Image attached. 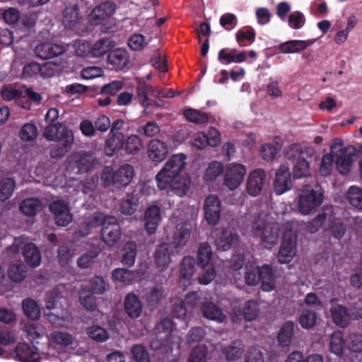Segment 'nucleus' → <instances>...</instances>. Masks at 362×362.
I'll list each match as a JSON object with an SVG mask.
<instances>
[{
	"label": "nucleus",
	"mask_w": 362,
	"mask_h": 362,
	"mask_svg": "<svg viewBox=\"0 0 362 362\" xmlns=\"http://www.w3.org/2000/svg\"><path fill=\"white\" fill-rule=\"evenodd\" d=\"M95 164L96 160L91 153L78 151L72 153L68 158L66 163V174L62 177H55L53 180L47 175V171L42 165L37 166L33 171L26 167L21 173L23 174V180L25 182L33 180L37 182H42L45 185L54 188H67L70 194L78 192L81 189L83 193L90 194L92 197L97 186V179H92L91 181L81 185L75 176L88 172L93 168Z\"/></svg>",
	"instance_id": "nucleus-1"
},
{
	"label": "nucleus",
	"mask_w": 362,
	"mask_h": 362,
	"mask_svg": "<svg viewBox=\"0 0 362 362\" xmlns=\"http://www.w3.org/2000/svg\"><path fill=\"white\" fill-rule=\"evenodd\" d=\"M187 156L184 153L173 155L156 176L157 187L160 190L170 187L179 197L186 195L191 186V178L185 173Z\"/></svg>",
	"instance_id": "nucleus-2"
},
{
	"label": "nucleus",
	"mask_w": 362,
	"mask_h": 362,
	"mask_svg": "<svg viewBox=\"0 0 362 362\" xmlns=\"http://www.w3.org/2000/svg\"><path fill=\"white\" fill-rule=\"evenodd\" d=\"M291 206L285 203H280L276 206V211L274 212L276 218L272 213L262 211L247 226L250 230L246 233L254 237L260 238L265 247H270L276 244L281 230L279 221L285 215Z\"/></svg>",
	"instance_id": "nucleus-3"
},
{
	"label": "nucleus",
	"mask_w": 362,
	"mask_h": 362,
	"mask_svg": "<svg viewBox=\"0 0 362 362\" xmlns=\"http://www.w3.org/2000/svg\"><path fill=\"white\" fill-rule=\"evenodd\" d=\"M334 160L337 170L342 175L348 174L353 164V155L348 152L346 146L340 139L333 141L330 153L325 154L321 160L319 171L322 176L329 175L334 168Z\"/></svg>",
	"instance_id": "nucleus-4"
},
{
	"label": "nucleus",
	"mask_w": 362,
	"mask_h": 362,
	"mask_svg": "<svg viewBox=\"0 0 362 362\" xmlns=\"http://www.w3.org/2000/svg\"><path fill=\"white\" fill-rule=\"evenodd\" d=\"M84 223L86 228L81 229L80 232L82 235H88L91 228L103 226L102 238L107 245H113L120 238V226L113 216H106L102 213H95L92 216L86 217Z\"/></svg>",
	"instance_id": "nucleus-5"
},
{
	"label": "nucleus",
	"mask_w": 362,
	"mask_h": 362,
	"mask_svg": "<svg viewBox=\"0 0 362 362\" xmlns=\"http://www.w3.org/2000/svg\"><path fill=\"white\" fill-rule=\"evenodd\" d=\"M43 136L49 141L60 142L51 149L52 158L64 156L71 148L74 141L73 132L62 123L49 124L45 128Z\"/></svg>",
	"instance_id": "nucleus-6"
},
{
	"label": "nucleus",
	"mask_w": 362,
	"mask_h": 362,
	"mask_svg": "<svg viewBox=\"0 0 362 362\" xmlns=\"http://www.w3.org/2000/svg\"><path fill=\"white\" fill-rule=\"evenodd\" d=\"M191 228L187 224L177 227V233L173 237H167L170 246L161 244L156 250L155 261L160 271H163L170 263L169 247L177 248L185 245L189 239Z\"/></svg>",
	"instance_id": "nucleus-7"
},
{
	"label": "nucleus",
	"mask_w": 362,
	"mask_h": 362,
	"mask_svg": "<svg viewBox=\"0 0 362 362\" xmlns=\"http://www.w3.org/2000/svg\"><path fill=\"white\" fill-rule=\"evenodd\" d=\"M324 199L322 187L316 182L303 186L298 197V211L303 215H308L320 206Z\"/></svg>",
	"instance_id": "nucleus-8"
},
{
	"label": "nucleus",
	"mask_w": 362,
	"mask_h": 362,
	"mask_svg": "<svg viewBox=\"0 0 362 362\" xmlns=\"http://www.w3.org/2000/svg\"><path fill=\"white\" fill-rule=\"evenodd\" d=\"M325 226L329 229L337 240H339L345 233V228L340 221L334 217L332 206H326L322 214L315 217L308 226V231L314 233Z\"/></svg>",
	"instance_id": "nucleus-9"
},
{
	"label": "nucleus",
	"mask_w": 362,
	"mask_h": 362,
	"mask_svg": "<svg viewBox=\"0 0 362 362\" xmlns=\"http://www.w3.org/2000/svg\"><path fill=\"white\" fill-rule=\"evenodd\" d=\"M134 175V168L129 164L122 165L116 170L111 166H107L102 171L101 182L105 187H126Z\"/></svg>",
	"instance_id": "nucleus-10"
},
{
	"label": "nucleus",
	"mask_w": 362,
	"mask_h": 362,
	"mask_svg": "<svg viewBox=\"0 0 362 362\" xmlns=\"http://www.w3.org/2000/svg\"><path fill=\"white\" fill-rule=\"evenodd\" d=\"M262 280V288L264 291H271L275 287V280L273 269L269 265L261 268L250 264L245 268V281L247 285H256Z\"/></svg>",
	"instance_id": "nucleus-11"
},
{
	"label": "nucleus",
	"mask_w": 362,
	"mask_h": 362,
	"mask_svg": "<svg viewBox=\"0 0 362 362\" xmlns=\"http://www.w3.org/2000/svg\"><path fill=\"white\" fill-rule=\"evenodd\" d=\"M90 288L82 286L79 293L81 305L88 310H94L96 308L95 293L101 294L109 288V284L102 277L95 276L90 281Z\"/></svg>",
	"instance_id": "nucleus-12"
},
{
	"label": "nucleus",
	"mask_w": 362,
	"mask_h": 362,
	"mask_svg": "<svg viewBox=\"0 0 362 362\" xmlns=\"http://www.w3.org/2000/svg\"><path fill=\"white\" fill-rule=\"evenodd\" d=\"M175 329L174 323L170 318H165L161 320L156 327L157 334L156 338L151 340L150 346L152 349H160L165 346L173 349V338L174 335L173 332Z\"/></svg>",
	"instance_id": "nucleus-13"
},
{
	"label": "nucleus",
	"mask_w": 362,
	"mask_h": 362,
	"mask_svg": "<svg viewBox=\"0 0 362 362\" xmlns=\"http://www.w3.org/2000/svg\"><path fill=\"white\" fill-rule=\"evenodd\" d=\"M62 297L58 291H53L47 293L45 298V307L47 310H54V312L49 311L46 313L47 320L55 327H66L70 322V316L66 310L62 311V316L59 315L58 310H56L59 300Z\"/></svg>",
	"instance_id": "nucleus-14"
},
{
	"label": "nucleus",
	"mask_w": 362,
	"mask_h": 362,
	"mask_svg": "<svg viewBox=\"0 0 362 362\" xmlns=\"http://www.w3.org/2000/svg\"><path fill=\"white\" fill-rule=\"evenodd\" d=\"M117 6L112 1H105L95 6L89 15L88 21L91 25H101L104 30L109 28L111 17L115 14Z\"/></svg>",
	"instance_id": "nucleus-15"
},
{
	"label": "nucleus",
	"mask_w": 362,
	"mask_h": 362,
	"mask_svg": "<svg viewBox=\"0 0 362 362\" xmlns=\"http://www.w3.org/2000/svg\"><path fill=\"white\" fill-rule=\"evenodd\" d=\"M20 249L23 250L25 260L30 267H37L40 264L41 255L35 244L25 243V238L21 237L15 239L13 245L8 251L18 252Z\"/></svg>",
	"instance_id": "nucleus-16"
},
{
	"label": "nucleus",
	"mask_w": 362,
	"mask_h": 362,
	"mask_svg": "<svg viewBox=\"0 0 362 362\" xmlns=\"http://www.w3.org/2000/svg\"><path fill=\"white\" fill-rule=\"evenodd\" d=\"M199 296L197 292L189 293L186 295L184 300L179 303H175L173 306V314L182 321V327L187 326V321L184 319L187 315L199 311Z\"/></svg>",
	"instance_id": "nucleus-17"
},
{
	"label": "nucleus",
	"mask_w": 362,
	"mask_h": 362,
	"mask_svg": "<svg viewBox=\"0 0 362 362\" xmlns=\"http://www.w3.org/2000/svg\"><path fill=\"white\" fill-rule=\"evenodd\" d=\"M212 258V251L211 246L204 243L199 245L197 252L198 264L201 267L209 266L205 273L199 276V283L201 284H209L215 277V272L213 265L210 264Z\"/></svg>",
	"instance_id": "nucleus-18"
},
{
	"label": "nucleus",
	"mask_w": 362,
	"mask_h": 362,
	"mask_svg": "<svg viewBox=\"0 0 362 362\" xmlns=\"http://www.w3.org/2000/svg\"><path fill=\"white\" fill-rule=\"evenodd\" d=\"M246 167L238 163H231L226 166L224 173V185L230 190H235L243 182Z\"/></svg>",
	"instance_id": "nucleus-19"
},
{
	"label": "nucleus",
	"mask_w": 362,
	"mask_h": 362,
	"mask_svg": "<svg viewBox=\"0 0 362 362\" xmlns=\"http://www.w3.org/2000/svg\"><path fill=\"white\" fill-rule=\"evenodd\" d=\"M296 236L291 230L283 234V240L279 250L278 260L281 264L288 263L296 253Z\"/></svg>",
	"instance_id": "nucleus-20"
},
{
	"label": "nucleus",
	"mask_w": 362,
	"mask_h": 362,
	"mask_svg": "<svg viewBox=\"0 0 362 362\" xmlns=\"http://www.w3.org/2000/svg\"><path fill=\"white\" fill-rule=\"evenodd\" d=\"M291 152L287 153L289 159L292 157L298 156L293 168L294 176L297 178L306 177L310 175V165L308 162L302 156L303 151L298 144H293L289 146Z\"/></svg>",
	"instance_id": "nucleus-21"
},
{
	"label": "nucleus",
	"mask_w": 362,
	"mask_h": 362,
	"mask_svg": "<svg viewBox=\"0 0 362 362\" xmlns=\"http://www.w3.org/2000/svg\"><path fill=\"white\" fill-rule=\"evenodd\" d=\"M291 187L292 180L289 167L286 164H282L276 173L274 182V191L280 195L289 190Z\"/></svg>",
	"instance_id": "nucleus-22"
},
{
	"label": "nucleus",
	"mask_w": 362,
	"mask_h": 362,
	"mask_svg": "<svg viewBox=\"0 0 362 362\" xmlns=\"http://www.w3.org/2000/svg\"><path fill=\"white\" fill-rule=\"evenodd\" d=\"M204 217L209 224H217L220 218L221 202L216 195H209L204 206Z\"/></svg>",
	"instance_id": "nucleus-23"
},
{
	"label": "nucleus",
	"mask_w": 362,
	"mask_h": 362,
	"mask_svg": "<svg viewBox=\"0 0 362 362\" xmlns=\"http://www.w3.org/2000/svg\"><path fill=\"white\" fill-rule=\"evenodd\" d=\"M266 173L262 169L251 171L247 179L246 190L252 197L257 196L264 185Z\"/></svg>",
	"instance_id": "nucleus-24"
},
{
	"label": "nucleus",
	"mask_w": 362,
	"mask_h": 362,
	"mask_svg": "<svg viewBox=\"0 0 362 362\" xmlns=\"http://www.w3.org/2000/svg\"><path fill=\"white\" fill-rule=\"evenodd\" d=\"M49 209L54 215L58 226H66L71 221L72 216L67 202L62 200L55 201L49 205Z\"/></svg>",
	"instance_id": "nucleus-25"
},
{
	"label": "nucleus",
	"mask_w": 362,
	"mask_h": 362,
	"mask_svg": "<svg viewBox=\"0 0 362 362\" xmlns=\"http://www.w3.org/2000/svg\"><path fill=\"white\" fill-rule=\"evenodd\" d=\"M162 220L160 207L156 204H150L144 211V227L148 234L154 233Z\"/></svg>",
	"instance_id": "nucleus-26"
},
{
	"label": "nucleus",
	"mask_w": 362,
	"mask_h": 362,
	"mask_svg": "<svg viewBox=\"0 0 362 362\" xmlns=\"http://www.w3.org/2000/svg\"><path fill=\"white\" fill-rule=\"evenodd\" d=\"M358 23V19L357 16L354 14H351L346 18L344 27L341 25L336 24V33L334 36V42L335 44L337 45L344 44L349 38V33L356 27Z\"/></svg>",
	"instance_id": "nucleus-27"
},
{
	"label": "nucleus",
	"mask_w": 362,
	"mask_h": 362,
	"mask_svg": "<svg viewBox=\"0 0 362 362\" xmlns=\"http://www.w3.org/2000/svg\"><path fill=\"white\" fill-rule=\"evenodd\" d=\"M16 356L21 362H39L41 354L33 344L21 343L16 348Z\"/></svg>",
	"instance_id": "nucleus-28"
},
{
	"label": "nucleus",
	"mask_w": 362,
	"mask_h": 362,
	"mask_svg": "<svg viewBox=\"0 0 362 362\" xmlns=\"http://www.w3.org/2000/svg\"><path fill=\"white\" fill-rule=\"evenodd\" d=\"M168 154L167 144L158 139H153L148 146V156L151 161L158 163L165 160Z\"/></svg>",
	"instance_id": "nucleus-29"
},
{
	"label": "nucleus",
	"mask_w": 362,
	"mask_h": 362,
	"mask_svg": "<svg viewBox=\"0 0 362 362\" xmlns=\"http://www.w3.org/2000/svg\"><path fill=\"white\" fill-rule=\"evenodd\" d=\"M66 48L64 45L52 42H43L35 47L36 55L41 59H49L64 53Z\"/></svg>",
	"instance_id": "nucleus-30"
},
{
	"label": "nucleus",
	"mask_w": 362,
	"mask_h": 362,
	"mask_svg": "<svg viewBox=\"0 0 362 362\" xmlns=\"http://www.w3.org/2000/svg\"><path fill=\"white\" fill-rule=\"evenodd\" d=\"M195 261L193 257H185L180 266V286L185 289L192 284V278L194 273Z\"/></svg>",
	"instance_id": "nucleus-31"
},
{
	"label": "nucleus",
	"mask_w": 362,
	"mask_h": 362,
	"mask_svg": "<svg viewBox=\"0 0 362 362\" xmlns=\"http://www.w3.org/2000/svg\"><path fill=\"white\" fill-rule=\"evenodd\" d=\"M218 59L223 64L242 63L247 59V52H240L234 48H223L219 51Z\"/></svg>",
	"instance_id": "nucleus-32"
},
{
	"label": "nucleus",
	"mask_w": 362,
	"mask_h": 362,
	"mask_svg": "<svg viewBox=\"0 0 362 362\" xmlns=\"http://www.w3.org/2000/svg\"><path fill=\"white\" fill-rule=\"evenodd\" d=\"M238 240L236 234L233 233L230 230H225L221 232H217L215 234V244L217 249L222 251H226L235 245Z\"/></svg>",
	"instance_id": "nucleus-33"
},
{
	"label": "nucleus",
	"mask_w": 362,
	"mask_h": 362,
	"mask_svg": "<svg viewBox=\"0 0 362 362\" xmlns=\"http://www.w3.org/2000/svg\"><path fill=\"white\" fill-rule=\"evenodd\" d=\"M315 40H293L283 42L279 45V50L284 54L299 53L313 45Z\"/></svg>",
	"instance_id": "nucleus-34"
},
{
	"label": "nucleus",
	"mask_w": 362,
	"mask_h": 362,
	"mask_svg": "<svg viewBox=\"0 0 362 362\" xmlns=\"http://www.w3.org/2000/svg\"><path fill=\"white\" fill-rule=\"evenodd\" d=\"M81 18L78 14V8L76 3L71 6H66L62 17V23L66 28L75 30L80 23Z\"/></svg>",
	"instance_id": "nucleus-35"
},
{
	"label": "nucleus",
	"mask_w": 362,
	"mask_h": 362,
	"mask_svg": "<svg viewBox=\"0 0 362 362\" xmlns=\"http://www.w3.org/2000/svg\"><path fill=\"white\" fill-rule=\"evenodd\" d=\"M124 309L131 318H138L142 312V304L138 296L128 293L124 298Z\"/></svg>",
	"instance_id": "nucleus-36"
},
{
	"label": "nucleus",
	"mask_w": 362,
	"mask_h": 362,
	"mask_svg": "<svg viewBox=\"0 0 362 362\" xmlns=\"http://www.w3.org/2000/svg\"><path fill=\"white\" fill-rule=\"evenodd\" d=\"M330 312L333 322L337 325L341 327H346L349 325L350 313L344 306L333 303Z\"/></svg>",
	"instance_id": "nucleus-37"
},
{
	"label": "nucleus",
	"mask_w": 362,
	"mask_h": 362,
	"mask_svg": "<svg viewBox=\"0 0 362 362\" xmlns=\"http://www.w3.org/2000/svg\"><path fill=\"white\" fill-rule=\"evenodd\" d=\"M108 64L115 70H122L129 63L127 52L123 49H117L111 52L108 55Z\"/></svg>",
	"instance_id": "nucleus-38"
},
{
	"label": "nucleus",
	"mask_w": 362,
	"mask_h": 362,
	"mask_svg": "<svg viewBox=\"0 0 362 362\" xmlns=\"http://www.w3.org/2000/svg\"><path fill=\"white\" fill-rule=\"evenodd\" d=\"M283 145L282 139L276 137L272 143L263 144L259 150L260 156L266 161H272L276 157Z\"/></svg>",
	"instance_id": "nucleus-39"
},
{
	"label": "nucleus",
	"mask_w": 362,
	"mask_h": 362,
	"mask_svg": "<svg viewBox=\"0 0 362 362\" xmlns=\"http://www.w3.org/2000/svg\"><path fill=\"white\" fill-rule=\"evenodd\" d=\"M124 139L123 134H110L105 146V154L110 157L117 153L121 149H124Z\"/></svg>",
	"instance_id": "nucleus-40"
},
{
	"label": "nucleus",
	"mask_w": 362,
	"mask_h": 362,
	"mask_svg": "<svg viewBox=\"0 0 362 362\" xmlns=\"http://www.w3.org/2000/svg\"><path fill=\"white\" fill-rule=\"evenodd\" d=\"M24 86L20 84L4 85L1 90V95L4 100H22Z\"/></svg>",
	"instance_id": "nucleus-41"
},
{
	"label": "nucleus",
	"mask_w": 362,
	"mask_h": 362,
	"mask_svg": "<svg viewBox=\"0 0 362 362\" xmlns=\"http://www.w3.org/2000/svg\"><path fill=\"white\" fill-rule=\"evenodd\" d=\"M201 310L204 317L218 322H223L226 317L222 311L214 303L205 302L201 306Z\"/></svg>",
	"instance_id": "nucleus-42"
},
{
	"label": "nucleus",
	"mask_w": 362,
	"mask_h": 362,
	"mask_svg": "<svg viewBox=\"0 0 362 362\" xmlns=\"http://www.w3.org/2000/svg\"><path fill=\"white\" fill-rule=\"evenodd\" d=\"M223 164L219 161H211L206 168L203 179L207 183L215 182L223 173Z\"/></svg>",
	"instance_id": "nucleus-43"
},
{
	"label": "nucleus",
	"mask_w": 362,
	"mask_h": 362,
	"mask_svg": "<svg viewBox=\"0 0 362 362\" xmlns=\"http://www.w3.org/2000/svg\"><path fill=\"white\" fill-rule=\"evenodd\" d=\"M112 276L115 282L129 285L135 281L137 273L132 270L117 268L112 271Z\"/></svg>",
	"instance_id": "nucleus-44"
},
{
	"label": "nucleus",
	"mask_w": 362,
	"mask_h": 362,
	"mask_svg": "<svg viewBox=\"0 0 362 362\" xmlns=\"http://www.w3.org/2000/svg\"><path fill=\"white\" fill-rule=\"evenodd\" d=\"M114 47V42L110 37H105L97 41L93 47H90V57H100L106 54Z\"/></svg>",
	"instance_id": "nucleus-45"
},
{
	"label": "nucleus",
	"mask_w": 362,
	"mask_h": 362,
	"mask_svg": "<svg viewBox=\"0 0 362 362\" xmlns=\"http://www.w3.org/2000/svg\"><path fill=\"white\" fill-rule=\"evenodd\" d=\"M346 346V341H344L343 333L341 331H336L330 337L329 349L331 352L337 356H341Z\"/></svg>",
	"instance_id": "nucleus-46"
},
{
	"label": "nucleus",
	"mask_w": 362,
	"mask_h": 362,
	"mask_svg": "<svg viewBox=\"0 0 362 362\" xmlns=\"http://www.w3.org/2000/svg\"><path fill=\"white\" fill-rule=\"evenodd\" d=\"M293 337V323L291 322H286L281 327L279 335V344L282 347L290 345Z\"/></svg>",
	"instance_id": "nucleus-47"
},
{
	"label": "nucleus",
	"mask_w": 362,
	"mask_h": 362,
	"mask_svg": "<svg viewBox=\"0 0 362 362\" xmlns=\"http://www.w3.org/2000/svg\"><path fill=\"white\" fill-rule=\"evenodd\" d=\"M42 208V204L37 199L30 198L25 199L20 205V209L25 215L32 216L35 215Z\"/></svg>",
	"instance_id": "nucleus-48"
},
{
	"label": "nucleus",
	"mask_w": 362,
	"mask_h": 362,
	"mask_svg": "<svg viewBox=\"0 0 362 362\" xmlns=\"http://www.w3.org/2000/svg\"><path fill=\"white\" fill-rule=\"evenodd\" d=\"M22 308L24 314L30 319L36 320L40 316V309L35 300L26 298L23 300Z\"/></svg>",
	"instance_id": "nucleus-49"
},
{
	"label": "nucleus",
	"mask_w": 362,
	"mask_h": 362,
	"mask_svg": "<svg viewBox=\"0 0 362 362\" xmlns=\"http://www.w3.org/2000/svg\"><path fill=\"white\" fill-rule=\"evenodd\" d=\"M136 244L134 241L127 242L123 250L122 262L132 267L135 262Z\"/></svg>",
	"instance_id": "nucleus-50"
},
{
	"label": "nucleus",
	"mask_w": 362,
	"mask_h": 362,
	"mask_svg": "<svg viewBox=\"0 0 362 362\" xmlns=\"http://www.w3.org/2000/svg\"><path fill=\"white\" fill-rule=\"evenodd\" d=\"M184 116L187 120L195 124H205L209 120L206 113L192 108L186 109L184 111Z\"/></svg>",
	"instance_id": "nucleus-51"
},
{
	"label": "nucleus",
	"mask_w": 362,
	"mask_h": 362,
	"mask_svg": "<svg viewBox=\"0 0 362 362\" xmlns=\"http://www.w3.org/2000/svg\"><path fill=\"white\" fill-rule=\"evenodd\" d=\"M100 250L97 247H93V248L87 253L82 255L78 259V266L82 269L90 267L95 258L98 256Z\"/></svg>",
	"instance_id": "nucleus-52"
},
{
	"label": "nucleus",
	"mask_w": 362,
	"mask_h": 362,
	"mask_svg": "<svg viewBox=\"0 0 362 362\" xmlns=\"http://www.w3.org/2000/svg\"><path fill=\"white\" fill-rule=\"evenodd\" d=\"M143 147L141 139L136 135L129 136L124 142V150L127 154H135Z\"/></svg>",
	"instance_id": "nucleus-53"
},
{
	"label": "nucleus",
	"mask_w": 362,
	"mask_h": 362,
	"mask_svg": "<svg viewBox=\"0 0 362 362\" xmlns=\"http://www.w3.org/2000/svg\"><path fill=\"white\" fill-rule=\"evenodd\" d=\"M348 199L353 207L362 210V189L360 187H350L348 191Z\"/></svg>",
	"instance_id": "nucleus-54"
},
{
	"label": "nucleus",
	"mask_w": 362,
	"mask_h": 362,
	"mask_svg": "<svg viewBox=\"0 0 362 362\" xmlns=\"http://www.w3.org/2000/svg\"><path fill=\"white\" fill-rule=\"evenodd\" d=\"M49 341L52 343L66 346L72 344L74 338L71 334L63 332H53L49 336Z\"/></svg>",
	"instance_id": "nucleus-55"
},
{
	"label": "nucleus",
	"mask_w": 362,
	"mask_h": 362,
	"mask_svg": "<svg viewBox=\"0 0 362 362\" xmlns=\"http://www.w3.org/2000/svg\"><path fill=\"white\" fill-rule=\"evenodd\" d=\"M8 275L11 281L21 282L26 276L25 267L21 264H12L8 269Z\"/></svg>",
	"instance_id": "nucleus-56"
},
{
	"label": "nucleus",
	"mask_w": 362,
	"mask_h": 362,
	"mask_svg": "<svg viewBox=\"0 0 362 362\" xmlns=\"http://www.w3.org/2000/svg\"><path fill=\"white\" fill-rule=\"evenodd\" d=\"M15 185V181L11 178H6L0 181V201L4 202L11 196Z\"/></svg>",
	"instance_id": "nucleus-57"
},
{
	"label": "nucleus",
	"mask_w": 362,
	"mask_h": 362,
	"mask_svg": "<svg viewBox=\"0 0 362 362\" xmlns=\"http://www.w3.org/2000/svg\"><path fill=\"white\" fill-rule=\"evenodd\" d=\"M255 33L252 29L240 30L236 33V40L240 47H245L255 41Z\"/></svg>",
	"instance_id": "nucleus-58"
},
{
	"label": "nucleus",
	"mask_w": 362,
	"mask_h": 362,
	"mask_svg": "<svg viewBox=\"0 0 362 362\" xmlns=\"http://www.w3.org/2000/svg\"><path fill=\"white\" fill-rule=\"evenodd\" d=\"M259 313V305L256 300H248L243 308V315L245 320L252 321L255 320Z\"/></svg>",
	"instance_id": "nucleus-59"
},
{
	"label": "nucleus",
	"mask_w": 362,
	"mask_h": 362,
	"mask_svg": "<svg viewBox=\"0 0 362 362\" xmlns=\"http://www.w3.org/2000/svg\"><path fill=\"white\" fill-rule=\"evenodd\" d=\"M137 207V203L131 194L127 196L122 200L120 204V211L125 215H131L135 212Z\"/></svg>",
	"instance_id": "nucleus-60"
},
{
	"label": "nucleus",
	"mask_w": 362,
	"mask_h": 362,
	"mask_svg": "<svg viewBox=\"0 0 362 362\" xmlns=\"http://www.w3.org/2000/svg\"><path fill=\"white\" fill-rule=\"evenodd\" d=\"M223 353L228 361H235L243 355V344L239 341H235L232 346L224 350Z\"/></svg>",
	"instance_id": "nucleus-61"
},
{
	"label": "nucleus",
	"mask_w": 362,
	"mask_h": 362,
	"mask_svg": "<svg viewBox=\"0 0 362 362\" xmlns=\"http://www.w3.org/2000/svg\"><path fill=\"white\" fill-rule=\"evenodd\" d=\"M317 320V315L315 311L304 309L300 316V323L305 329L311 328L315 325Z\"/></svg>",
	"instance_id": "nucleus-62"
},
{
	"label": "nucleus",
	"mask_w": 362,
	"mask_h": 362,
	"mask_svg": "<svg viewBox=\"0 0 362 362\" xmlns=\"http://www.w3.org/2000/svg\"><path fill=\"white\" fill-rule=\"evenodd\" d=\"M37 135V127L35 124L28 123L24 124L20 132V137L24 141H32Z\"/></svg>",
	"instance_id": "nucleus-63"
},
{
	"label": "nucleus",
	"mask_w": 362,
	"mask_h": 362,
	"mask_svg": "<svg viewBox=\"0 0 362 362\" xmlns=\"http://www.w3.org/2000/svg\"><path fill=\"white\" fill-rule=\"evenodd\" d=\"M0 16L8 25L16 23L20 18V12L14 8H8L0 10Z\"/></svg>",
	"instance_id": "nucleus-64"
}]
</instances>
